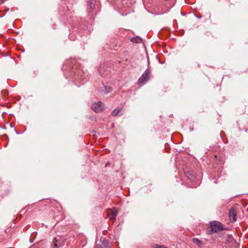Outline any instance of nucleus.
I'll use <instances>...</instances> for the list:
<instances>
[{
  "instance_id": "f257e3e1",
  "label": "nucleus",
  "mask_w": 248,
  "mask_h": 248,
  "mask_svg": "<svg viewBox=\"0 0 248 248\" xmlns=\"http://www.w3.org/2000/svg\"><path fill=\"white\" fill-rule=\"evenodd\" d=\"M210 226L212 231L214 232H217L219 231L225 230L224 226L220 222L217 221H212L211 223Z\"/></svg>"
},
{
  "instance_id": "f03ea898",
  "label": "nucleus",
  "mask_w": 248,
  "mask_h": 248,
  "mask_svg": "<svg viewBox=\"0 0 248 248\" xmlns=\"http://www.w3.org/2000/svg\"><path fill=\"white\" fill-rule=\"evenodd\" d=\"M150 75V72L149 70H146L142 75L138 81L139 85H143L145 84L149 79Z\"/></svg>"
},
{
  "instance_id": "7ed1b4c3",
  "label": "nucleus",
  "mask_w": 248,
  "mask_h": 248,
  "mask_svg": "<svg viewBox=\"0 0 248 248\" xmlns=\"http://www.w3.org/2000/svg\"><path fill=\"white\" fill-rule=\"evenodd\" d=\"M91 107L92 109L96 113L101 112L104 108V105L100 101L93 103Z\"/></svg>"
},
{
  "instance_id": "20e7f679",
  "label": "nucleus",
  "mask_w": 248,
  "mask_h": 248,
  "mask_svg": "<svg viewBox=\"0 0 248 248\" xmlns=\"http://www.w3.org/2000/svg\"><path fill=\"white\" fill-rule=\"evenodd\" d=\"M229 217L231 222H234L236 221V212L233 208L230 210Z\"/></svg>"
},
{
  "instance_id": "39448f33",
  "label": "nucleus",
  "mask_w": 248,
  "mask_h": 248,
  "mask_svg": "<svg viewBox=\"0 0 248 248\" xmlns=\"http://www.w3.org/2000/svg\"><path fill=\"white\" fill-rule=\"evenodd\" d=\"M118 214V211L116 209L114 208L112 210H109L108 213V217L110 219H113L115 218Z\"/></svg>"
},
{
  "instance_id": "423d86ee",
  "label": "nucleus",
  "mask_w": 248,
  "mask_h": 248,
  "mask_svg": "<svg viewBox=\"0 0 248 248\" xmlns=\"http://www.w3.org/2000/svg\"><path fill=\"white\" fill-rule=\"evenodd\" d=\"M122 111L121 108H116L112 112V115L113 116H117L120 114V115H122V113H121Z\"/></svg>"
},
{
  "instance_id": "0eeeda50",
  "label": "nucleus",
  "mask_w": 248,
  "mask_h": 248,
  "mask_svg": "<svg viewBox=\"0 0 248 248\" xmlns=\"http://www.w3.org/2000/svg\"><path fill=\"white\" fill-rule=\"evenodd\" d=\"M88 3L91 8V10L92 11L94 7L95 0H88Z\"/></svg>"
},
{
  "instance_id": "6e6552de",
  "label": "nucleus",
  "mask_w": 248,
  "mask_h": 248,
  "mask_svg": "<svg viewBox=\"0 0 248 248\" xmlns=\"http://www.w3.org/2000/svg\"><path fill=\"white\" fill-rule=\"evenodd\" d=\"M193 242L199 247H201L202 245V243L197 238H194L193 239Z\"/></svg>"
},
{
  "instance_id": "1a4fd4ad",
  "label": "nucleus",
  "mask_w": 248,
  "mask_h": 248,
  "mask_svg": "<svg viewBox=\"0 0 248 248\" xmlns=\"http://www.w3.org/2000/svg\"><path fill=\"white\" fill-rule=\"evenodd\" d=\"M104 92L105 93H109L112 90L111 88L109 86H104Z\"/></svg>"
},
{
  "instance_id": "9d476101",
  "label": "nucleus",
  "mask_w": 248,
  "mask_h": 248,
  "mask_svg": "<svg viewBox=\"0 0 248 248\" xmlns=\"http://www.w3.org/2000/svg\"><path fill=\"white\" fill-rule=\"evenodd\" d=\"M94 248H102V247L100 245H96Z\"/></svg>"
},
{
  "instance_id": "9b49d317",
  "label": "nucleus",
  "mask_w": 248,
  "mask_h": 248,
  "mask_svg": "<svg viewBox=\"0 0 248 248\" xmlns=\"http://www.w3.org/2000/svg\"><path fill=\"white\" fill-rule=\"evenodd\" d=\"M5 0H0V5L2 4Z\"/></svg>"
}]
</instances>
